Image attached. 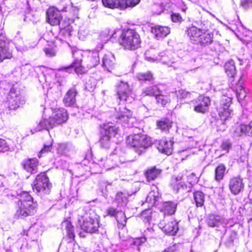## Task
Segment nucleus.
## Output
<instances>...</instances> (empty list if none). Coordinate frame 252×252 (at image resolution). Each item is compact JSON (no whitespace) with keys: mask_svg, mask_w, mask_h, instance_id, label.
I'll return each mask as SVG.
<instances>
[{"mask_svg":"<svg viewBox=\"0 0 252 252\" xmlns=\"http://www.w3.org/2000/svg\"><path fill=\"white\" fill-rule=\"evenodd\" d=\"M16 214L19 217L24 218L33 215L36 212L37 204L28 192L23 191L18 194Z\"/></svg>","mask_w":252,"mask_h":252,"instance_id":"nucleus-1","label":"nucleus"},{"mask_svg":"<svg viewBox=\"0 0 252 252\" xmlns=\"http://www.w3.org/2000/svg\"><path fill=\"white\" fill-rule=\"evenodd\" d=\"M68 114L64 108L55 109L52 115L48 119H42L38 126L33 131L31 130V132L33 134L35 132L40 131L42 129L52 128L57 125L65 122L68 119Z\"/></svg>","mask_w":252,"mask_h":252,"instance_id":"nucleus-2","label":"nucleus"},{"mask_svg":"<svg viewBox=\"0 0 252 252\" xmlns=\"http://www.w3.org/2000/svg\"><path fill=\"white\" fill-rule=\"evenodd\" d=\"M120 42L126 49L134 50L140 47L141 39L135 30L128 29L122 33Z\"/></svg>","mask_w":252,"mask_h":252,"instance_id":"nucleus-3","label":"nucleus"},{"mask_svg":"<svg viewBox=\"0 0 252 252\" xmlns=\"http://www.w3.org/2000/svg\"><path fill=\"white\" fill-rule=\"evenodd\" d=\"M126 142L129 145L135 148L136 152L139 154L151 145L150 138L142 134L128 136Z\"/></svg>","mask_w":252,"mask_h":252,"instance_id":"nucleus-4","label":"nucleus"},{"mask_svg":"<svg viewBox=\"0 0 252 252\" xmlns=\"http://www.w3.org/2000/svg\"><path fill=\"white\" fill-rule=\"evenodd\" d=\"M81 228L85 232L94 233L98 231L99 227L98 216L93 211H90L82 217Z\"/></svg>","mask_w":252,"mask_h":252,"instance_id":"nucleus-5","label":"nucleus"},{"mask_svg":"<svg viewBox=\"0 0 252 252\" xmlns=\"http://www.w3.org/2000/svg\"><path fill=\"white\" fill-rule=\"evenodd\" d=\"M51 187L52 185L45 172L38 174L32 184L33 190L39 195L49 194Z\"/></svg>","mask_w":252,"mask_h":252,"instance_id":"nucleus-6","label":"nucleus"},{"mask_svg":"<svg viewBox=\"0 0 252 252\" xmlns=\"http://www.w3.org/2000/svg\"><path fill=\"white\" fill-rule=\"evenodd\" d=\"M232 97L223 95L217 107V112L220 120L223 122L231 117L232 110L230 108L232 103Z\"/></svg>","mask_w":252,"mask_h":252,"instance_id":"nucleus-7","label":"nucleus"},{"mask_svg":"<svg viewBox=\"0 0 252 252\" xmlns=\"http://www.w3.org/2000/svg\"><path fill=\"white\" fill-rule=\"evenodd\" d=\"M117 95L121 101L130 103L134 100V95L127 83L121 82L117 87Z\"/></svg>","mask_w":252,"mask_h":252,"instance_id":"nucleus-8","label":"nucleus"},{"mask_svg":"<svg viewBox=\"0 0 252 252\" xmlns=\"http://www.w3.org/2000/svg\"><path fill=\"white\" fill-rule=\"evenodd\" d=\"M67 8L66 6H64L63 8L59 7V9L55 7H49L46 11L48 22L52 26L59 25L62 19L60 10L67 11Z\"/></svg>","mask_w":252,"mask_h":252,"instance_id":"nucleus-9","label":"nucleus"},{"mask_svg":"<svg viewBox=\"0 0 252 252\" xmlns=\"http://www.w3.org/2000/svg\"><path fill=\"white\" fill-rule=\"evenodd\" d=\"M9 108L11 110H15L20 107L25 103V100L19 90L12 88L8 97Z\"/></svg>","mask_w":252,"mask_h":252,"instance_id":"nucleus-10","label":"nucleus"},{"mask_svg":"<svg viewBox=\"0 0 252 252\" xmlns=\"http://www.w3.org/2000/svg\"><path fill=\"white\" fill-rule=\"evenodd\" d=\"M10 41L3 33L0 34V63L5 59L11 58L12 53L9 45Z\"/></svg>","mask_w":252,"mask_h":252,"instance_id":"nucleus-11","label":"nucleus"},{"mask_svg":"<svg viewBox=\"0 0 252 252\" xmlns=\"http://www.w3.org/2000/svg\"><path fill=\"white\" fill-rule=\"evenodd\" d=\"M193 110L197 113H205L208 111L211 100L209 97L199 96L195 101Z\"/></svg>","mask_w":252,"mask_h":252,"instance_id":"nucleus-12","label":"nucleus"},{"mask_svg":"<svg viewBox=\"0 0 252 252\" xmlns=\"http://www.w3.org/2000/svg\"><path fill=\"white\" fill-rule=\"evenodd\" d=\"M244 183L243 179L239 177L231 178L229 181V188L232 193L237 195L244 189Z\"/></svg>","mask_w":252,"mask_h":252,"instance_id":"nucleus-13","label":"nucleus"},{"mask_svg":"<svg viewBox=\"0 0 252 252\" xmlns=\"http://www.w3.org/2000/svg\"><path fill=\"white\" fill-rule=\"evenodd\" d=\"M159 227L164 232L171 235H175L178 230V222L175 220H172L165 224L164 221H160Z\"/></svg>","mask_w":252,"mask_h":252,"instance_id":"nucleus-14","label":"nucleus"},{"mask_svg":"<svg viewBox=\"0 0 252 252\" xmlns=\"http://www.w3.org/2000/svg\"><path fill=\"white\" fill-rule=\"evenodd\" d=\"M173 144L172 141L162 139L158 142V149L159 152L167 155H170L173 152Z\"/></svg>","mask_w":252,"mask_h":252,"instance_id":"nucleus-15","label":"nucleus"},{"mask_svg":"<svg viewBox=\"0 0 252 252\" xmlns=\"http://www.w3.org/2000/svg\"><path fill=\"white\" fill-rule=\"evenodd\" d=\"M77 94V92L76 89L73 88L69 89L63 97V102L64 105L66 106H71L74 105L76 103Z\"/></svg>","mask_w":252,"mask_h":252,"instance_id":"nucleus-16","label":"nucleus"},{"mask_svg":"<svg viewBox=\"0 0 252 252\" xmlns=\"http://www.w3.org/2000/svg\"><path fill=\"white\" fill-rule=\"evenodd\" d=\"M171 186L176 192H179L180 190H185L187 189V186L183 181L182 176L172 177Z\"/></svg>","mask_w":252,"mask_h":252,"instance_id":"nucleus-17","label":"nucleus"},{"mask_svg":"<svg viewBox=\"0 0 252 252\" xmlns=\"http://www.w3.org/2000/svg\"><path fill=\"white\" fill-rule=\"evenodd\" d=\"M202 31V30L195 26H192L188 29V35L192 43L198 44V41L200 40L199 37L200 36Z\"/></svg>","mask_w":252,"mask_h":252,"instance_id":"nucleus-18","label":"nucleus"},{"mask_svg":"<svg viewBox=\"0 0 252 252\" xmlns=\"http://www.w3.org/2000/svg\"><path fill=\"white\" fill-rule=\"evenodd\" d=\"M132 114L130 110L125 106H122L119 108L118 118L120 120L127 124L130 120L132 119Z\"/></svg>","mask_w":252,"mask_h":252,"instance_id":"nucleus-19","label":"nucleus"},{"mask_svg":"<svg viewBox=\"0 0 252 252\" xmlns=\"http://www.w3.org/2000/svg\"><path fill=\"white\" fill-rule=\"evenodd\" d=\"M152 32L159 39L166 36L170 33V29L168 27L156 26L152 28Z\"/></svg>","mask_w":252,"mask_h":252,"instance_id":"nucleus-20","label":"nucleus"},{"mask_svg":"<svg viewBox=\"0 0 252 252\" xmlns=\"http://www.w3.org/2000/svg\"><path fill=\"white\" fill-rule=\"evenodd\" d=\"M38 162L36 158H30L23 162V167L28 172L32 174L37 172V166Z\"/></svg>","mask_w":252,"mask_h":252,"instance_id":"nucleus-21","label":"nucleus"},{"mask_svg":"<svg viewBox=\"0 0 252 252\" xmlns=\"http://www.w3.org/2000/svg\"><path fill=\"white\" fill-rule=\"evenodd\" d=\"M115 64V58L113 54L110 53L105 54L103 58L102 65L109 71H110Z\"/></svg>","mask_w":252,"mask_h":252,"instance_id":"nucleus-22","label":"nucleus"},{"mask_svg":"<svg viewBox=\"0 0 252 252\" xmlns=\"http://www.w3.org/2000/svg\"><path fill=\"white\" fill-rule=\"evenodd\" d=\"M223 219L221 216L211 214L208 217L207 223L210 227H218L223 223Z\"/></svg>","mask_w":252,"mask_h":252,"instance_id":"nucleus-23","label":"nucleus"},{"mask_svg":"<svg viewBox=\"0 0 252 252\" xmlns=\"http://www.w3.org/2000/svg\"><path fill=\"white\" fill-rule=\"evenodd\" d=\"M213 34L207 31L202 30L198 43L207 45L211 44L213 41Z\"/></svg>","mask_w":252,"mask_h":252,"instance_id":"nucleus-24","label":"nucleus"},{"mask_svg":"<svg viewBox=\"0 0 252 252\" xmlns=\"http://www.w3.org/2000/svg\"><path fill=\"white\" fill-rule=\"evenodd\" d=\"M99 63V54L97 52H92L88 57L87 67L92 68Z\"/></svg>","mask_w":252,"mask_h":252,"instance_id":"nucleus-25","label":"nucleus"},{"mask_svg":"<svg viewBox=\"0 0 252 252\" xmlns=\"http://www.w3.org/2000/svg\"><path fill=\"white\" fill-rule=\"evenodd\" d=\"M102 132L108 135L111 138L117 134L118 128L114 126L112 124H107L104 125Z\"/></svg>","mask_w":252,"mask_h":252,"instance_id":"nucleus-26","label":"nucleus"},{"mask_svg":"<svg viewBox=\"0 0 252 252\" xmlns=\"http://www.w3.org/2000/svg\"><path fill=\"white\" fill-rule=\"evenodd\" d=\"M241 80L239 81V83L236 85L235 88V93L236 94L238 101L245 99L247 96V92L245 88L241 85L240 82Z\"/></svg>","mask_w":252,"mask_h":252,"instance_id":"nucleus-27","label":"nucleus"},{"mask_svg":"<svg viewBox=\"0 0 252 252\" xmlns=\"http://www.w3.org/2000/svg\"><path fill=\"white\" fill-rule=\"evenodd\" d=\"M62 69L68 72H71L72 70H74L77 74H82L86 71L85 68L81 65V63L79 65L78 64L75 65L72 63L70 66L64 67Z\"/></svg>","mask_w":252,"mask_h":252,"instance_id":"nucleus-28","label":"nucleus"},{"mask_svg":"<svg viewBox=\"0 0 252 252\" xmlns=\"http://www.w3.org/2000/svg\"><path fill=\"white\" fill-rule=\"evenodd\" d=\"M159 92V89L157 85H153L144 88L142 90L143 96H154L157 95V93Z\"/></svg>","mask_w":252,"mask_h":252,"instance_id":"nucleus-29","label":"nucleus"},{"mask_svg":"<svg viewBox=\"0 0 252 252\" xmlns=\"http://www.w3.org/2000/svg\"><path fill=\"white\" fill-rule=\"evenodd\" d=\"M224 68L227 75L230 77H234L236 72L234 62L230 61L226 63L225 64Z\"/></svg>","mask_w":252,"mask_h":252,"instance_id":"nucleus-30","label":"nucleus"},{"mask_svg":"<svg viewBox=\"0 0 252 252\" xmlns=\"http://www.w3.org/2000/svg\"><path fill=\"white\" fill-rule=\"evenodd\" d=\"M176 208L177 203L173 202L168 201L163 204V209L165 214H173L176 210Z\"/></svg>","mask_w":252,"mask_h":252,"instance_id":"nucleus-31","label":"nucleus"},{"mask_svg":"<svg viewBox=\"0 0 252 252\" xmlns=\"http://www.w3.org/2000/svg\"><path fill=\"white\" fill-rule=\"evenodd\" d=\"M115 199L118 206H125L127 203V195L122 192H118Z\"/></svg>","mask_w":252,"mask_h":252,"instance_id":"nucleus-32","label":"nucleus"},{"mask_svg":"<svg viewBox=\"0 0 252 252\" xmlns=\"http://www.w3.org/2000/svg\"><path fill=\"white\" fill-rule=\"evenodd\" d=\"M103 5L108 8H121V0H102Z\"/></svg>","mask_w":252,"mask_h":252,"instance_id":"nucleus-33","label":"nucleus"},{"mask_svg":"<svg viewBox=\"0 0 252 252\" xmlns=\"http://www.w3.org/2000/svg\"><path fill=\"white\" fill-rule=\"evenodd\" d=\"M115 33V31L111 32L109 29H106L100 32V38L103 42H106L109 40L110 38L114 37Z\"/></svg>","mask_w":252,"mask_h":252,"instance_id":"nucleus-34","label":"nucleus"},{"mask_svg":"<svg viewBox=\"0 0 252 252\" xmlns=\"http://www.w3.org/2000/svg\"><path fill=\"white\" fill-rule=\"evenodd\" d=\"M193 197L197 207L203 206L204 202V194L202 192L199 191L195 192Z\"/></svg>","mask_w":252,"mask_h":252,"instance_id":"nucleus-35","label":"nucleus"},{"mask_svg":"<svg viewBox=\"0 0 252 252\" xmlns=\"http://www.w3.org/2000/svg\"><path fill=\"white\" fill-rule=\"evenodd\" d=\"M72 57L74 59V62L72 63L73 64H80L82 61V51L78 49H73L72 50Z\"/></svg>","mask_w":252,"mask_h":252,"instance_id":"nucleus-36","label":"nucleus"},{"mask_svg":"<svg viewBox=\"0 0 252 252\" xmlns=\"http://www.w3.org/2000/svg\"><path fill=\"white\" fill-rule=\"evenodd\" d=\"M101 136L99 140V143L101 147L108 149L111 145V138L101 132Z\"/></svg>","mask_w":252,"mask_h":252,"instance_id":"nucleus-37","label":"nucleus"},{"mask_svg":"<svg viewBox=\"0 0 252 252\" xmlns=\"http://www.w3.org/2000/svg\"><path fill=\"white\" fill-rule=\"evenodd\" d=\"M225 171V166L222 164H220L215 170V180L219 181L222 179Z\"/></svg>","mask_w":252,"mask_h":252,"instance_id":"nucleus-38","label":"nucleus"},{"mask_svg":"<svg viewBox=\"0 0 252 252\" xmlns=\"http://www.w3.org/2000/svg\"><path fill=\"white\" fill-rule=\"evenodd\" d=\"M172 123L169 119H164L157 122L158 127L161 130H168L172 126Z\"/></svg>","mask_w":252,"mask_h":252,"instance_id":"nucleus-39","label":"nucleus"},{"mask_svg":"<svg viewBox=\"0 0 252 252\" xmlns=\"http://www.w3.org/2000/svg\"><path fill=\"white\" fill-rule=\"evenodd\" d=\"M160 172L161 171L159 169H157L155 167L152 168L146 172L147 179L148 180H154L160 174Z\"/></svg>","mask_w":252,"mask_h":252,"instance_id":"nucleus-40","label":"nucleus"},{"mask_svg":"<svg viewBox=\"0 0 252 252\" xmlns=\"http://www.w3.org/2000/svg\"><path fill=\"white\" fill-rule=\"evenodd\" d=\"M116 218L118 223L119 227L123 228L126 223V219L125 213L122 211L117 212Z\"/></svg>","mask_w":252,"mask_h":252,"instance_id":"nucleus-41","label":"nucleus"},{"mask_svg":"<svg viewBox=\"0 0 252 252\" xmlns=\"http://www.w3.org/2000/svg\"><path fill=\"white\" fill-rule=\"evenodd\" d=\"M136 77L139 80L143 81H150L153 79V74L150 72L138 73Z\"/></svg>","mask_w":252,"mask_h":252,"instance_id":"nucleus-42","label":"nucleus"},{"mask_svg":"<svg viewBox=\"0 0 252 252\" xmlns=\"http://www.w3.org/2000/svg\"><path fill=\"white\" fill-rule=\"evenodd\" d=\"M156 99L157 103L163 106L169 102L170 100L169 97L168 95H164L162 94L156 95Z\"/></svg>","mask_w":252,"mask_h":252,"instance_id":"nucleus-43","label":"nucleus"},{"mask_svg":"<svg viewBox=\"0 0 252 252\" xmlns=\"http://www.w3.org/2000/svg\"><path fill=\"white\" fill-rule=\"evenodd\" d=\"M78 246L75 244L74 242H68L66 245V251L63 252L62 246H60L58 252H76L75 250Z\"/></svg>","mask_w":252,"mask_h":252,"instance_id":"nucleus-44","label":"nucleus"},{"mask_svg":"<svg viewBox=\"0 0 252 252\" xmlns=\"http://www.w3.org/2000/svg\"><path fill=\"white\" fill-rule=\"evenodd\" d=\"M158 193L155 190H152L148 195L146 199V201L152 204H155L158 199Z\"/></svg>","mask_w":252,"mask_h":252,"instance_id":"nucleus-45","label":"nucleus"},{"mask_svg":"<svg viewBox=\"0 0 252 252\" xmlns=\"http://www.w3.org/2000/svg\"><path fill=\"white\" fill-rule=\"evenodd\" d=\"M140 0H121V8L133 7L138 4Z\"/></svg>","mask_w":252,"mask_h":252,"instance_id":"nucleus-46","label":"nucleus"},{"mask_svg":"<svg viewBox=\"0 0 252 252\" xmlns=\"http://www.w3.org/2000/svg\"><path fill=\"white\" fill-rule=\"evenodd\" d=\"M43 50L48 57H53L56 55L57 51L55 47H48L44 48Z\"/></svg>","mask_w":252,"mask_h":252,"instance_id":"nucleus-47","label":"nucleus"},{"mask_svg":"<svg viewBox=\"0 0 252 252\" xmlns=\"http://www.w3.org/2000/svg\"><path fill=\"white\" fill-rule=\"evenodd\" d=\"M244 125H237L235 126L233 131V135L235 137H239L244 134Z\"/></svg>","mask_w":252,"mask_h":252,"instance_id":"nucleus-48","label":"nucleus"},{"mask_svg":"<svg viewBox=\"0 0 252 252\" xmlns=\"http://www.w3.org/2000/svg\"><path fill=\"white\" fill-rule=\"evenodd\" d=\"M10 150V147L6 141L3 139H0V153H5Z\"/></svg>","mask_w":252,"mask_h":252,"instance_id":"nucleus-49","label":"nucleus"},{"mask_svg":"<svg viewBox=\"0 0 252 252\" xmlns=\"http://www.w3.org/2000/svg\"><path fill=\"white\" fill-rule=\"evenodd\" d=\"M96 86V81L94 78H91L89 79V80L86 82V88L89 91L93 90Z\"/></svg>","mask_w":252,"mask_h":252,"instance_id":"nucleus-50","label":"nucleus"},{"mask_svg":"<svg viewBox=\"0 0 252 252\" xmlns=\"http://www.w3.org/2000/svg\"><path fill=\"white\" fill-rule=\"evenodd\" d=\"M177 96L180 99L190 98V94L185 90H179L177 93Z\"/></svg>","mask_w":252,"mask_h":252,"instance_id":"nucleus-51","label":"nucleus"},{"mask_svg":"<svg viewBox=\"0 0 252 252\" xmlns=\"http://www.w3.org/2000/svg\"><path fill=\"white\" fill-rule=\"evenodd\" d=\"M231 143L229 140H226L222 142L220 146L222 151L224 152V153H223L222 155L224 154V153H228L229 152V149L231 148Z\"/></svg>","mask_w":252,"mask_h":252,"instance_id":"nucleus-52","label":"nucleus"},{"mask_svg":"<svg viewBox=\"0 0 252 252\" xmlns=\"http://www.w3.org/2000/svg\"><path fill=\"white\" fill-rule=\"evenodd\" d=\"M66 231L69 238L71 239L69 242L72 241L71 240L74 239L75 235L74 233L73 227L71 224H68L66 227ZM72 242L73 241H72Z\"/></svg>","mask_w":252,"mask_h":252,"instance_id":"nucleus-53","label":"nucleus"},{"mask_svg":"<svg viewBox=\"0 0 252 252\" xmlns=\"http://www.w3.org/2000/svg\"><path fill=\"white\" fill-rule=\"evenodd\" d=\"M52 149V144L44 145L43 148L41 150L38 154V157L40 158L42 156V155L50 152Z\"/></svg>","mask_w":252,"mask_h":252,"instance_id":"nucleus-54","label":"nucleus"},{"mask_svg":"<svg viewBox=\"0 0 252 252\" xmlns=\"http://www.w3.org/2000/svg\"><path fill=\"white\" fill-rule=\"evenodd\" d=\"M243 128H244V134L252 136V122L248 125H244Z\"/></svg>","mask_w":252,"mask_h":252,"instance_id":"nucleus-55","label":"nucleus"},{"mask_svg":"<svg viewBox=\"0 0 252 252\" xmlns=\"http://www.w3.org/2000/svg\"><path fill=\"white\" fill-rule=\"evenodd\" d=\"M146 241L145 238H136L132 240V243L135 246H139L144 243Z\"/></svg>","mask_w":252,"mask_h":252,"instance_id":"nucleus-56","label":"nucleus"},{"mask_svg":"<svg viewBox=\"0 0 252 252\" xmlns=\"http://www.w3.org/2000/svg\"><path fill=\"white\" fill-rule=\"evenodd\" d=\"M172 21L174 22H179L182 20V17L179 13H173L171 16Z\"/></svg>","mask_w":252,"mask_h":252,"instance_id":"nucleus-57","label":"nucleus"},{"mask_svg":"<svg viewBox=\"0 0 252 252\" xmlns=\"http://www.w3.org/2000/svg\"><path fill=\"white\" fill-rule=\"evenodd\" d=\"M241 4L245 8L252 7V0H241Z\"/></svg>","mask_w":252,"mask_h":252,"instance_id":"nucleus-58","label":"nucleus"},{"mask_svg":"<svg viewBox=\"0 0 252 252\" xmlns=\"http://www.w3.org/2000/svg\"><path fill=\"white\" fill-rule=\"evenodd\" d=\"M107 212L109 215L111 216L116 217L117 214L116 209L112 207L109 208L107 210Z\"/></svg>","mask_w":252,"mask_h":252,"instance_id":"nucleus-59","label":"nucleus"},{"mask_svg":"<svg viewBox=\"0 0 252 252\" xmlns=\"http://www.w3.org/2000/svg\"><path fill=\"white\" fill-rule=\"evenodd\" d=\"M176 251V247L175 246H172L165 249L163 252H174Z\"/></svg>","mask_w":252,"mask_h":252,"instance_id":"nucleus-60","label":"nucleus"},{"mask_svg":"<svg viewBox=\"0 0 252 252\" xmlns=\"http://www.w3.org/2000/svg\"><path fill=\"white\" fill-rule=\"evenodd\" d=\"M164 64H166L168 66H172V64L175 63L174 61L163 62Z\"/></svg>","mask_w":252,"mask_h":252,"instance_id":"nucleus-61","label":"nucleus"},{"mask_svg":"<svg viewBox=\"0 0 252 252\" xmlns=\"http://www.w3.org/2000/svg\"><path fill=\"white\" fill-rule=\"evenodd\" d=\"M246 43L247 44V45L249 48H250L251 47H252V41H250L248 39H245Z\"/></svg>","mask_w":252,"mask_h":252,"instance_id":"nucleus-62","label":"nucleus"},{"mask_svg":"<svg viewBox=\"0 0 252 252\" xmlns=\"http://www.w3.org/2000/svg\"><path fill=\"white\" fill-rule=\"evenodd\" d=\"M146 60H147L148 61H154V60L151 57H146Z\"/></svg>","mask_w":252,"mask_h":252,"instance_id":"nucleus-63","label":"nucleus"},{"mask_svg":"<svg viewBox=\"0 0 252 252\" xmlns=\"http://www.w3.org/2000/svg\"><path fill=\"white\" fill-rule=\"evenodd\" d=\"M23 235L28 236V231L27 230L23 231Z\"/></svg>","mask_w":252,"mask_h":252,"instance_id":"nucleus-64","label":"nucleus"}]
</instances>
